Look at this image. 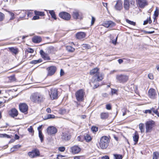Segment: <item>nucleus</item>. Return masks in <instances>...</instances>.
Masks as SVG:
<instances>
[{
    "mask_svg": "<svg viewBox=\"0 0 159 159\" xmlns=\"http://www.w3.org/2000/svg\"><path fill=\"white\" fill-rule=\"evenodd\" d=\"M89 74L91 75H94L92 79V83L101 81L103 78V75L99 72V69L98 68H95L91 70Z\"/></svg>",
    "mask_w": 159,
    "mask_h": 159,
    "instance_id": "nucleus-1",
    "label": "nucleus"
},
{
    "mask_svg": "<svg viewBox=\"0 0 159 159\" xmlns=\"http://www.w3.org/2000/svg\"><path fill=\"white\" fill-rule=\"evenodd\" d=\"M85 139L87 142H89L91 140V137L88 134H87L84 136Z\"/></svg>",
    "mask_w": 159,
    "mask_h": 159,
    "instance_id": "nucleus-40",
    "label": "nucleus"
},
{
    "mask_svg": "<svg viewBox=\"0 0 159 159\" xmlns=\"http://www.w3.org/2000/svg\"><path fill=\"white\" fill-rule=\"evenodd\" d=\"M148 78L152 80V79H153V75L152 74H151V73H150V74H148Z\"/></svg>",
    "mask_w": 159,
    "mask_h": 159,
    "instance_id": "nucleus-57",
    "label": "nucleus"
},
{
    "mask_svg": "<svg viewBox=\"0 0 159 159\" xmlns=\"http://www.w3.org/2000/svg\"><path fill=\"white\" fill-rule=\"evenodd\" d=\"M19 108L20 111L23 113L26 114L28 110V106L25 103H22L19 105Z\"/></svg>",
    "mask_w": 159,
    "mask_h": 159,
    "instance_id": "nucleus-14",
    "label": "nucleus"
},
{
    "mask_svg": "<svg viewBox=\"0 0 159 159\" xmlns=\"http://www.w3.org/2000/svg\"><path fill=\"white\" fill-rule=\"evenodd\" d=\"M42 40L41 38L38 36H35L32 39V41L36 43H38L40 42Z\"/></svg>",
    "mask_w": 159,
    "mask_h": 159,
    "instance_id": "nucleus-25",
    "label": "nucleus"
},
{
    "mask_svg": "<svg viewBox=\"0 0 159 159\" xmlns=\"http://www.w3.org/2000/svg\"><path fill=\"white\" fill-rule=\"evenodd\" d=\"M27 52L30 53H32L34 52V50L31 48H29L27 50Z\"/></svg>",
    "mask_w": 159,
    "mask_h": 159,
    "instance_id": "nucleus-58",
    "label": "nucleus"
},
{
    "mask_svg": "<svg viewBox=\"0 0 159 159\" xmlns=\"http://www.w3.org/2000/svg\"><path fill=\"white\" fill-rule=\"evenodd\" d=\"M33 12L31 11H28L27 12V16L29 17H31L33 14Z\"/></svg>",
    "mask_w": 159,
    "mask_h": 159,
    "instance_id": "nucleus-50",
    "label": "nucleus"
},
{
    "mask_svg": "<svg viewBox=\"0 0 159 159\" xmlns=\"http://www.w3.org/2000/svg\"><path fill=\"white\" fill-rule=\"evenodd\" d=\"M84 94L85 92L83 90L81 89L77 91L75 93L76 100L78 101H83Z\"/></svg>",
    "mask_w": 159,
    "mask_h": 159,
    "instance_id": "nucleus-5",
    "label": "nucleus"
},
{
    "mask_svg": "<svg viewBox=\"0 0 159 159\" xmlns=\"http://www.w3.org/2000/svg\"><path fill=\"white\" fill-rule=\"evenodd\" d=\"M158 109H155L154 108H152V111L158 116L159 117V112L158 111Z\"/></svg>",
    "mask_w": 159,
    "mask_h": 159,
    "instance_id": "nucleus-39",
    "label": "nucleus"
},
{
    "mask_svg": "<svg viewBox=\"0 0 159 159\" xmlns=\"http://www.w3.org/2000/svg\"><path fill=\"white\" fill-rule=\"evenodd\" d=\"M49 94L52 100L57 99L58 97L57 89L56 88H52L51 89L49 92Z\"/></svg>",
    "mask_w": 159,
    "mask_h": 159,
    "instance_id": "nucleus-7",
    "label": "nucleus"
},
{
    "mask_svg": "<svg viewBox=\"0 0 159 159\" xmlns=\"http://www.w3.org/2000/svg\"><path fill=\"white\" fill-rule=\"evenodd\" d=\"M139 128L141 132L142 133L145 131L144 125L143 123H140L139 125Z\"/></svg>",
    "mask_w": 159,
    "mask_h": 159,
    "instance_id": "nucleus-29",
    "label": "nucleus"
},
{
    "mask_svg": "<svg viewBox=\"0 0 159 159\" xmlns=\"http://www.w3.org/2000/svg\"><path fill=\"white\" fill-rule=\"evenodd\" d=\"M158 14L159 10L158 9V8L157 7H156V10L155 11L154 13V16H155V18L157 17L158 16Z\"/></svg>",
    "mask_w": 159,
    "mask_h": 159,
    "instance_id": "nucleus-42",
    "label": "nucleus"
},
{
    "mask_svg": "<svg viewBox=\"0 0 159 159\" xmlns=\"http://www.w3.org/2000/svg\"><path fill=\"white\" fill-rule=\"evenodd\" d=\"M9 51L15 55L17 54L19 52L18 49L15 47H10L8 48Z\"/></svg>",
    "mask_w": 159,
    "mask_h": 159,
    "instance_id": "nucleus-24",
    "label": "nucleus"
},
{
    "mask_svg": "<svg viewBox=\"0 0 159 159\" xmlns=\"http://www.w3.org/2000/svg\"><path fill=\"white\" fill-rule=\"evenodd\" d=\"M117 36L116 38V39L115 40H112V43L113 44H116L117 42Z\"/></svg>",
    "mask_w": 159,
    "mask_h": 159,
    "instance_id": "nucleus-61",
    "label": "nucleus"
},
{
    "mask_svg": "<svg viewBox=\"0 0 159 159\" xmlns=\"http://www.w3.org/2000/svg\"><path fill=\"white\" fill-rule=\"evenodd\" d=\"M42 61V59H39L38 60H33L30 62V63L32 64H35L38 63H40Z\"/></svg>",
    "mask_w": 159,
    "mask_h": 159,
    "instance_id": "nucleus-35",
    "label": "nucleus"
},
{
    "mask_svg": "<svg viewBox=\"0 0 159 159\" xmlns=\"http://www.w3.org/2000/svg\"><path fill=\"white\" fill-rule=\"evenodd\" d=\"M60 113L62 114H63L65 113L66 112V110L65 109H61L60 110Z\"/></svg>",
    "mask_w": 159,
    "mask_h": 159,
    "instance_id": "nucleus-53",
    "label": "nucleus"
},
{
    "mask_svg": "<svg viewBox=\"0 0 159 159\" xmlns=\"http://www.w3.org/2000/svg\"><path fill=\"white\" fill-rule=\"evenodd\" d=\"M65 149L64 147H61L59 148V150L61 152H64Z\"/></svg>",
    "mask_w": 159,
    "mask_h": 159,
    "instance_id": "nucleus-55",
    "label": "nucleus"
},
{
    "mask_svg": "<svg viewBox=\"0 0 159 159\" xmlns=\"http://www.w3.org/2000/svg\"><path fill=\"white\" fill-rule=\"evenodd\" d=\"M4 15L2 13L0 12V21H2L4 18Z\"/></svg>",
    "mask_w": 159,
    "mask_h": 159,
    "instance_id": "nucleus-45",
    "label": "nucleus"
},
{
    "mask_svg": "<svg viewBox=\"0 0 159 159\" xmlns=\"http://www.w3.org/2000/svg\"><path fill=\"white\" fill-rule=\"evenodd\" d=\"M71 150L73 153L76 154L80 152L81 148L78 146L75 145L71 148Z\"/></svg>",
    "mask_w": 159,
    "mask_h": 159,
    "instance_id": "nucleus-17",
    "label": "nucleus"
},
{
    "mask_svg": "<svg viewBox=\"0 0 159 159\" xmlns=\"http://www.w3.org/2000/svg\"><path fill=\"white\" fill-rule=\"evenodd\" d=\"M9 115L13 117H16L18 115L17 110L15 108L12 109L9 112Z\"/></svg>",
    "mask_w": 159,
    "mask_h": 159,
    "instance_id": "nucleus-18",
    "label": "nucleus"
},
{
    "mask_svg": "<svg viewBox=\"0 0 159 159\" xmlns=\"http://www.w3.org/2000/svg\"><path fill=\"white\" fill-rule=\"evenodd\" d=\"M28 155L30 158H34L39 156L40 153L39 150L36 148L33 150L31 151L28 152Z\"/></svg>",
    "mask_w": 159,
    "mask_h": 159,
    "instance_id": "nucleus-8",
    "label": "nucleus"
},
{
    "mask_svg": "<svg viewBox=\"0 0 159 159\" xmlns=\"http://www.w3.org/2000/svg\"><path fill=\"white\" fill-rule=\"evenodd\" d=\"M39 138L40 139L41 142H43V140L44 136L42 134V131H39Z\"/></svg>",
    "mask_w": 159,
    "mask_h": 159,
    "instance_id": "nucleus-34",
    "label": "nucleus"
},
{
    "mask_svg": "<svg viewBox=\"0 0 159 159\" xmlns=\"http://www.w3.org/2000/svg\"><path fill=\"white\" fill-rule=\"evenodd\" d=\"M154 125L155 122L152 120L147 121L145 123L146 133L150 132L152 131L153 127L154 126Z\"/></svg>",
    "mask_w": 159,
    "mask_h": 159,
    "instance_id": "nucleus-6",
    "label": "nucleus"
},
{
    "mask_svg": "<svg viewBox=\"0 0 159 159\" xmlns=\"http://www.w3.org/2000/svg\"><path fill=\"white\" fill-rule=\"evenodd\" d=\"M152 22V20H151V17L150 16L149 19H148L147 20H145L143 22V25H145L147 24L148 23L149 24H151Z\"/></svg>",
    "mask_w": 159,
    "mask_h": 159,
    "instance_id": "nucleus-36",
    "label": "nucleus"
},
{
    "mask_svg": "<svg viewBox=\"0 0 159 159\" xmlns=\"http://www.w3.org/2000/svg\"><path fill=\"white\" fill-rule=\"evenodd\" d=\"M152 110V108L150 110H145L144 112L145 113H149V114H151Z\"/></svg>",
    "mask_w": 159,
    "mask_h": 159,
    "instance_id": "nucleus-51",
    "label": "nucleus"
},
{
    "mask_svg": "<svg viewBox=\"0 0 159 159\" xmlns=\"http://www.w3.org/2000/svg\"><path fill=\"white\" fill-rule=\"evenodd\" d=\"M138 2L140 8H144L145 6L148 5V3L146 0H138Z\"/></svg>",
    "mask_w": 159,
    "mask_h": 159,
    "instance_id": "nucleus-21",
    "label": "nucleus"
},
{
    "mask_svg": "<svg viewBox=\"0 0 159 159\" xmlns=\"http://www.w3.org/2000/svg\"><path fill=\"white\" fill-rule=\"evenodd\" d=\"M110 142V137L103 136L101 137L99 143L100 147L102 149H106L108 146Z\"/></svg>",
    "mask_w": 159,
    "mask_h": 159,
    "instance_id": "nucleus-3",
    "label": "nucleus"
},
{
    "mask_svg": "<svg viewBox=\"0 0 159 159\" xmlns=\"http://www.w3.org/2000/svg\"><path fill=\"white\" fill-rule=\"evenodd\" d=\"M71 137V135L69 131H66L62 133L61 135V139L64 141H67L70 140Z\"/></svg>",
    "mask_w": 159,
    "mask_h": 159,
    "instance_id": "nucleus-9",
    "label": "nucleus"
},
{
    "mask_svg": "<svg viewBox=\"0 0 159 159\" xmlns=\"http://www.w3.org/2000/svg\"><path fill=\"white\" fill-rule=\"evenodd\" d=\"M39 17L38 16H34L33 17L32 19L33 20H36L39 19Z\"/></svg>",
    "mask_w": 159,
    "mask_h": 159,
    "instance_id": "nucleus-60",
    "label": "nucleus"
},
{
    "mask_svg": "<svg viewBox=\"0 0 159 159\" xmlns=\"http://www.w3.org/2000/svg\"><path fill=\"white\" fill-rule=\"evenodd\" d=\"M20 145H17L14 146L12 148L14 149H18L20 148Z\"/></svg>",
    "mask_w": 159,
    "mask_h": 159,
    "instance_id": "nucleus-59",
    "label": "nucleus"
},
{
    "mask_svg": "<svg viewBox=\"0 0 159 159\" xmlns=\"http://www.w3.org/2000/svg\"><path fill=\"white\" fill-rule=\"evenodd\" d=\"M30 99L32 101L34 102L40 103L43 101L44 98L42 94L40 93L36 92L32 94Z\"/></svg>",
    "mask_w": 159,
    "mask_h": 159,
    "instance_id": "nucleus-2",
    "label": "nucleus"
},
{
    "mask_svg": "<svg viewBox=\"0 0 159 159\" xmlns=\"http://www.w3.org/2000/svg\"><path fill=\"white\" fill-rule=\"evenodd\" d=\"M109 116L108 112H102L100 115L101 118L102 119H105L107 118Z\"/></svg>",
    "mask_w": 159,
    "mask_h": 159,
    "instance_id": "nucleus-27",
    "label": "nucleus"
},
{
    "mask_svg": "<svg viewBox=\"0 0 159 159\" xmlns=\"http://www.w3.org/2000/svg\"><path fill=\"white\" fill-rule=\"evenodd\" d=\"M28 130L30 133H33L34 130L32 126H30L29 128H28Z\"/></svg>",
    "mask_w": 159,
    "mask_h": 159,
    "instance_id": "nucleus-49",
    "label": "nucleus"
},
{
    "mask_svg": "<svg viewBox=\"0 0 159 159\" xmlns=\"http://www.w3.org/2000/svg\"><path fill=\"white\" fill-rule=\"evenodd\" d=\"M8 12H9V13L10 15V16L11 17L10 18V20H12L14 19V18H15L14 14L13 13L10 12V11H9Z\"/></svg>",
    "mask_w": 159,
    "mask_h": 159,
    "instance_id": "nucleus-47",
    "label": "nucleus"
},
{
    "mask_svg": "<svg viewBox=\"0 0 159 159\" xmlns=\"http://www.w3.org/2000/svg\"><path fill=\"white\" fill-rule=\"evenodd\" d=\"M0 138H11L10 136L6 134H0Z\"/></svg>",
    "mask_w": 159,
    "mask_h": 159,
    "instance_id": "nucleus-41",
    "label": "nucleus"
},
{
    "mask_svg": "<svg viewBox=\"0 0 159 159\" xmlns=\"http://www.w3.org/2000/svg\"><path fill=\"white\" fill-rule=\"evenodd\" d=\"M103 25L106 28L112 27L115 26L116 24L112 21L109 20L105 21L103 23Z\"/></svg>",
    "mask_w": 159,
    "mask_h": 159,
    "instance_id": "nucleus-16",
    "label": "nucleus"
},
{
    "mask_svg": "<svg viewBox=\"0 0 159 159\" xmlns=\"http://www.w3.org/2000/svg\"><path fill=\"white\" fill-rule=\"evenodd\" d=\"M102 159H109V157L107 156H105L102 157Z\"/></svg>",
    "mask_w": 159,
    "mask_h": 159,
    "instance_id": "nucleus-64",
    "label": "nucleus"
},
{
    "mask_svg": "<svg viewBox=\"0 0 159 159\" xmlns=\"http://www.w3.org/2000/svg\"><path fill=\"white\" fill-rule=\"evenodd\" d=\"M64 71L62 69H61L60 70V75L61 76H63L64 75Z\"/></svg>",
    "mask_w": 159,
    "mask_h": 159,
    "instance_id": "nucleus-62",
    "label": "nucleus"
},
{
    "mask_svg": "<svg viewBox=\"0 0 159 159\" xmlns=\"http://www.w3.org/2000/svg\"><path fill=\"white\" fill-rule=\"evenodd\" d=\"M59 16L61 18L67 20H69L70 18V15L66 12H61L59 14Z\"/></svg>",
    "mask_w": 159,
    "mask_h": 159,
    "instance_id": "nucleus-13",
    "label": "nucleus"
},
{
    "mask_svg": "<svg viewBox=\"0 0 159 159\" xmlns=\"http://www.w3.org/2000/svg\"><path fill=\"white\" fill-rule=\"evenodd\" d=\"M114 156L115 159H122L123 157L120 154H115Z\"/></svg>",
    "mask_w": 159,
    "mask_h": 159,
    "instance_id": "nucleus-37",
    "label": "nucleus"
},
{
    "mask_svg": "<svg viewBox=\"0 0 159 159\" xmlns=\"http://www.w3.org/2000/svg\"><path fill=\"white\" fill-rule=\"evenodd\" d=\"M117 92V90L115 89H111V93L112 95L116 93Z\"/></svg>",
    "mask_w": 159,
    "mask_h": 159,
    "instance_id": "nucleus-56",
    "label": "nucleus"
},
{
    "mask_svg": "<svg viewBox=\"0 0 159 159\" xmlns=\"http://www.w3.org/2000/svg\"><path fill=\"white\" fill-rule=\"evenodd\" d=\"M95 20V18L92 16V20H91V25H93L94 24Z\"/></svg>",
    "mask_w": 159,
    "mask_h": 159,
    "instance_id": "nucleus-54",
    "label": "nucleus"
},
{
    "mask_svg": "<svg viewBox=\"0 0 159 159\" xmlns=\"http://www.w3.org/2000/svg\"><path fill=\"white\" fill-rule=\"evenodd\" d=\"M149 97L152 99H155L158 95L155 90L153 89H150L148 91Z\"/></svg>",
    "mask_w": 159,
    "mask_h": 159,
    "instance_id": "nucleus-11",
    "label": "nucleus"
},
{
    "mask_svg": "<svg viewBox=\"0 0 159 159\" xmlns=\"http://www.w3.org/2000/svg\"><path fill=\"white\" fill-rule=\"evenodd\" d=\"M117 82L124 84L129 79V76L124 74H118L116 76Z\"/></svg>",
    "mask_w": 159,
    "mask_h": 159,
    "instance_id": "nucleus-4",
    "label": "nucleus"
},
{
    "mask_svg": "<svg viewBox=\"0 0 159 159\" xmlns=\"http://www.w3.org/2000/svg\"><path fill=\"white\" fill-rule=\"evenodd\" d=\"M91 130L93 132H96L98 130V128L95 126H93Z\"/></svg>",
    "mask_w": 159,
    "mask_h": 159,
    "instance_id": "nucleus-48",
    "label": "nucleus"
},
{
    "mask_svg": "<svg viewBox=\"0 0 159 159\" xmlns=\"http://www.w3.org/2000/svg\"><path fill=\"white\" fill-rule=\"evenodd\" d=\"M74 159H85L84 156H77L74 157Z\"/></svg>",
    "mask_w": 159,
    "mask_h": 159,
    "instance_id": "nucleus-46",
    "label": "nucleus"
},
{
    "mask_svg": "<svg viewBox=\"0 0 159 159\" xmlns=\"http://www.w3.org/2000/svg\"><path fill=\"white\" fill-rule=\"evenodd\" d=\"M86 36L85 33L80 32L76 34V36L77 39H84Z\"/></svg>",
    "mask_w": 159,
    "mask_h": 159,
    "instance_id": "nucleus-22",
    "label": "nucleus"
},
{
    "mask_svg": "<svg viewBox=\"0 0 159 159\" xmlns=\"http://www.w3.org/2000/svg\"><path fill=\"white\" fill-rule=\"evenodd\" d=\"M48 71L47 76H51L54 74L57 70V68L54 66H51L47 68Z\"/></svg>",
    "mask_w": 159,
    "mask_h": 159,
    "instance_id": "nucleus-10",
    "label": "nucleus"
},
{
    "mask_svg": "<svg viewBox=\"0 0 159 159\" xmlns=\"http://www.w3.org/2000/svg\"><path fill=\"white\" fill-rule=\"evenodd\" d=\"M73 17L75 19H81L82 18V16L81 13H79L77 11L73 12Z\"/></svg>",
    "mask_w": 159,
    "mask_h": 159,
    "instance_id": "nucleus-23",
    "label": "nucleus"
},
{
    "mask_svg": "<svg viewBox=\"0 0 159 159\" xmlns=\"http://www.w3.org/2000/svg\"><path fill=\"white\" fill-rule=\"evenodd\" d=\"M159 158V153L157 152H154L152 155V159H158Z\"/></svg>",
    "mask_w": 159,
    "mask_h": 159,
    "instance_id": "nucleus-30",
    "label": "nucleus"
},
{
    "mask_svg": "<svg viewBox=\"0 0 159 159\" xmlns=\"http://www.w3.org/2000/svg\"><path fill=\"white\" fill-rule=\"evenodd\" d=\"M47 132L49 135L53 134L57 132V129L54 126H49L47 129Z\"/></svg>",
    "mask_w": 159,
    "mask_h": 159,
    "instance_id": "nucleus-15",
    "label": "nucleus"
},
{
    "mask_svg": "<svg viewBox=\"0 0 159 159\" xmlns=\"http://www.w3.org/2000/svg\"><path fill=\"white\" fill-rule=\"evenodd\" d=\"M126 21L129 24L131 25H132L134 26L135 25L136 23H135V22H134L132 21H131L129 20H127V19L126 20Z\"/></svg>",
    "mask_w": 159,
    "mask_h": 159,
    "instance_id": "nucleus-44",
    "label": "nucleus"
},
{
    "mask_svg": "<svg viewBox=\"0 0 159 159\" xmlns=\"http://www.w3.org/2000/svg\"><path fill=\"white\" fill-rule=\"evenodd\" d=\"M106 108L108 110H110L111 108V107L110 104H107L106 105Z\"/></svg>",
    "mask_w": 159,
    "mask_h": 159,
    "instance_id": "nucleus-52",
    "label": "nucleus"
},
{
    "mask_svg": "<svg viewBox=\"0 0 159 159\" xmlns=\"http://www.w3.org/2000/svg\"><path fill=\"white\" fill-rule=\"evenodd\" d=\"M34 13L36 16H42L44 15V13L43 12L39 11H34Z\"/></svg>",
    "mask_w": 159,
    "mask_h": 159,
    "instance_id": "nucleus-31",
    "label": "nucleus"
},
{
    "mask_svg": "<svg viewBox=\"0 0 159 159\" xmlns=\"http://www.w3.org/2000/svg\"><path fill=\"white\" fill-rule=\"evenodd\" d=\"M55 118V116L53 115L52 114H48L47 116V118L46 119H49L51 118Z\"/></svg>",
    "mask_w": 159,
    "mask_h": 159,
    "instance_id": "nucleus-43",
    "label": "nucleus"
},
{
    "mask_svg": "<svg viewBox=\"0 0 159 159\" xmlns=\"http://www.w3.org/2000/svg\"><path fill=\"white\" fill-rule=\"evenodd\" d=\"M134 1H129V0H124V8L125 10H128L129 9L130 5H134Z\"/></svg>",
    "mask_w": 159,
    "mask_h": 159,
    "instance_id": "nucleus-12",
    "label": "nucleus"
},
{
    "mask_svg": "<svg viewBox=\"0 0 159 159\" xmlns=\"http://www.w3.org/2000/svg\"><path fill=\"white\" fill-rule=\"evenodd\" d=\"M133 140L135 142L134 144H136L138 143L139 139V136L137 131H136L134 135L133 136Z\"/></svg>",
    "mask_w": 159,
    "mask_h": 159,
    "instance_id": "nucleus-26",
    "label": "nucleus"
},
{
    "mask_svg": "<svg viewBox=\"0 0 159 159\" xmlns=\"http://www.w3.org/2000/svg\"><path fill=\"white\" fill-rule=\"evenodd\" d=\"M102 95L104 97H107L108 96V94L106 93H103Z\"/></svg>",
    "mask_w": 159,
    "mask_h": 159,
    "instance_id": "nucleus-63",
    "label": "nucleus"
},
{
    "mask_svg": "<svg viewBox=\"0 0 159 159\" xmlns=\"http://www.w3.org/2000/svg\"><path fill=\"white\" fill-rule=\"evenodd\" d=\"M49 13L51 14L52 17V18H54L55 20H56L57 19L55 12L53 11H49Z\"/></svg>",
    "mask_w": 159,
    "mask_h": 159,
    "instance_id": "nucleus-33",
    "label": "nucleus"
},
{
    "mask_svg": "<svg viewBox=\"0 0 159 159\" xmlns=\"http://www.w3.org/2000/svg\"><path fill=\"white\" fill-rule=\"evenodd\" d=\"M66 49L69 52H73L75 50L74 48L70 46H67L66 47Z\"/></svg>",
    "mask_w": 159,
    "mask_h": 159,
    "instance_id": "nucleus-32",
    "label": "nucleus"
},
{
    "mask_svg": "<svg viewBox=\"0 0 159 159\" xmlns=\"http://www.w3.org/2000/svg\"><path fill=\"white\" fill-rule=\"evenodd\" d=\"M48 51L49 53H53L56 51V49L53 46H50L48 47Z\"/></svg>",
    "mask_w": 159,
    "mask_h": 159,
    "instance_id": "nucleus-28",
    "label": "nucleus"
},
{
    "mask_svg": "<svg viewBox=\"0 0 159 159\" xmlns=\"http://www.w3.org/2000/svg\"><path fill=\"white\" fill-rule=\"evenodd\" d=\"M40 54L42 58L45 60H49L50 58L48 54L45 53L43 50H41L40 51Z\"/></svg>",
    "mask_w": 159,
    "mask_h": 159,
    "instance_id": "nucleus-19",
    "label": "nucleus"
},
{
    "mask_svg": "<svg viewBox=\"0 0 159 159\" xmlns=\"http://www.w3.org/2000/svg\"><path fill=\"white\" fill-rule=\"evenodd\" d=\"M115 8L118 10H120L122 8V3L121 0H118L115 5Z\"/></svg>",
    "mask_w": 159,
    "mask_h": 159,
    "instance_id": "nucleus-20",
    "label": "nucleus"
},
{
    "mask_svg": "<svg viewBox=\"0 0 159 159\" xmlns=\"http://www.w3.org/2000/svg\"><path fill=\"white\" fill-rule=\"evenodd\" d=\"M82 48L83 49H89L90 48V46L88 44H83L82 45Z\"/></svg>",
    "mask_w": 159,
    "mask_h": 159,
    "instance_id": "nucleus-38",
    "label": "nucleus"
}]
</instances>
